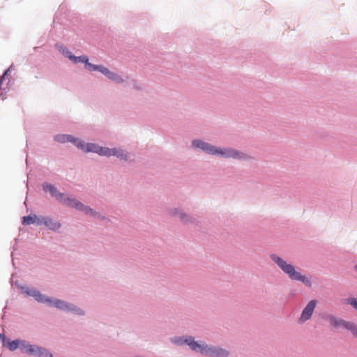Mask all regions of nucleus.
Masks as SVG:
<instances>
[{"mask_svg":"<svg viewBox=\"0 0 357 357\" xmlns=\"http://www.w3.org/2000/svg\"><path fill=\"white\" fill-rule=\"evenodd\" d=\"M344 328L350 331L354 336L357 337V325L355 323L346 321Z\"/></svg>","mask_w":357,"mask_h":357,"instance_id":"obj_12","label":"nucleus"},{"mask_svg":"<svg viewBox=\"0 0 357 357\" xmlns=\"http://www.w3.org/2000/svg\"><path fill=\"white\" fill-rule=\"evenodd\" d=\"M192 146L197 148H199L206 152L212 155H220L225 158H233L238 160H250L251 157L246 155L245 153L239 152L236 150L231 149H221L216 146H213L208 143L202 142L200 140L192 141Z\"/></svg>","mask_w":357,"mask_h":357,"instance_id":"obj_3","label":"nucleus"},{"mask_svg":"<svg viewBox=\"0 0 357 357\" xmlns=\"http://www.w3.org/2000/svg\"><path fill=\"white\" fill-rule=\"evenodd\" d=\"M37 224L38 225H41V217H38L35 214H31L28 216L23 217L22 224L23 225H31V224Z\"/></svg>","mask_w":357,"mask_h":357,"instance_id":"obj_9","label":"nucleus"},{"mask_svg":"<svg viewBox=\"0 0 357 357\" xmlns=\"http://www.w3.org/2000/svg\"><path fill=\"white\" fill-rule=\"evenodd\" d=\"M41 225H45L52 230L57 229L61 227L59 222L54 221L47 217H41Z\"/></svg>","mask_w":357,"mask_h":357,"instance_id":"obj_10","label":"nucleus"},{"mask_svg":"<svg viewBox=\"0 0 357 357\" xmlns=\"http://www.w3.org/2000/svg\"><path fill=\"white\" fill-rule=\"evenodd\" d=\"M58 50L66 57H68L70 60L71 59L70 56H72L73 54L70 51L68 50V49L63 45H59L57 46Z\"/></svg>","mask_w":357,"mask_h":357,"instance_id":"obj_14","label":"nucleus"},{"mask_svg":"<svg viewBox=\"0 0 357 357\" xmlns=\"http://www.w3.org/2000/svg\"><path fill=\"white\" fill-rule=\"evenodd\" d=\"M355 269L357 271V265L355 266Z\"/></svg>","mask_w":357,"mask_h":357,"instance_id":"obj_21","label":"nucleus"},{"mask_svg":"<svg viewBox=\"0 0 357 357\" xmlns=\"http://www.w3.org/2000/svg\"><path fill=\"white\" fill-rule=\"evenodd\" d=\"M98 70L101 72L102 74L106 75L107 77L111 73V71L108 68H107L106 67H105L103 66H99Z\"/></svg>","mask_w":357,"mask_h":357,"instance_id":"obj_17","label":"nucleus"},{"mask_svg":"<svg viewBox=\"0 0 357 357\" xmlns=\"http://www.w3.org/2000/svg\"><path fill=\"white\" fill-rule=\"evenodd\" d=\"M180 215H181V218L182 220H184V218H185V215H184V214H183V213H181Z\"/></svg>","mask_w":357,"mask_h":357,"instance_id":"obj_20","label":"nucleus"},{"mask_svg":"<svg viewBox=\"0 0 357 357\" xmlns=\"http://www.w3.org/2000/svg\"><path fill=\"white\" fill-rule=\"evenodd\" d=\"M55 140L61 142H72L73 143L77 148L83 150L86 152H94L97 153L100 155L105 156H111L115 155L118 158L121 160H127V155L121 150H118L116 149H109L107 147H102L96 144H84L83 142L79 140V139L75 138L74 137L68 135H58L54 137Z\"/></svg>","mask_w":357,"mask_h":357,"instance_id":"obj_1","label":"nucleus"},{"mask_svg":"<svg viewBox=\"0 0 357 357\" xmlns=\"http://www.w3.org/2000/svg\"><path fill=\"white\" fill-rule=\"evenodd\" d=\"M70 57H71L70 60L75 63H84L86 64V63H87V61L89 59L87 58V56H75L73 55Z\"/></svg>","mask_w":357,"mask_h":357,"instance_id":"obj_13","label":"nucleus"},{"mask_svg":"<svg viewBox=\"0 0 357 357\" xmlns=\"http://www.w3.org/2000/svg\"><path fill=\"white\" fill-rule=\"evenodd\" d=\"M43 188L45 192H49L52 196L55 197L58 201L63 202L67 206H72L77 210H80L84 213L91 216L95 217L97 215V213L94 212L93 209L89 206H84L81 202L77 201L76 199L70 197L64 199L63 194L59 192L54 185L48 183H44Z\"/></svg>","mask_w":357,"mask_h":357,"instance_id":"obj_4","label":"nucleus"},{"mask_svg":"<svg viewBox=\"0 0 357 357\" xmlns=\"http://www.w3.org/2000/svg\"><path fill=\"white\" fill-rule=\"evenodd\" d=\"M5 335L3 334H0V339L4 340Z\"/></svg>","mask_w":357,"mask_h":357,"instance_id":"obj_19","label":"nucleus"},{"mask_svg":"<svg viewBox=\"0 0 357 357\" xmlns=\"http://www.w3.org/2000/svg\"><path fill=\"white\" fill-rule=\"evenodd\" d=\"M26 294L29 296L34 297L38 302L47 303L50 305L54 306L63 310L73 311L79 314H82V310L77 308L73 304L65 303L64 301L61 300L52 301L51 299H48L36 289H29L26 291Z\"/></svg>","mask_w":357,"mask_h":357,"instance_id":"obj_6","label":"nucleus"},{"mask_svg":"<svg viewBox=\"0 0 357 357\" xmlns=\"http://www.w3.org/2000/svg\"><path fill=\"white\" fill-rule=\"evenodd\" d=\"M86 68L88 69L89 71H95L98 70V65H94L89 62V60L87 61V63L85 64Z\"/></svg>","mask_w":357,"mask_h":357,"instance_id":"obj_16","label":"nucleus"},{"mask_svg":"<svg viewBox=\"0 0 357 357\" xmlns=\"http://www.w3.org/2000/svg\"><path fill=\"white\" fill-rule=\"evenodd\" d=\"M328 320L329 323L331 324V325L335 328L340 327V326L344 327L345 322H346L345 320L338 319L333 315L328 316Z\"/></svg>","mask_w":357,"mask_h":357,"instance_id":"obj_11","label":"nucleus"},{"mask_svg":"<svg viewBox=\"0 0 357 357\" xmlns=\"http://www.w3.org/2000/svg\"><path fill=\"white\" fill-rule=\"evenodd\" d=\"M349 303L357 310V301L355 298L350 299Z\"/></svg>","mask_w":357,"mask_h":357,"instance_id":"obj_18","label":"nucleus"},{"mask_svg":"<svg viewBox=\"0 0 357 357\" xmlns=\"http://www.w3.org/2000/svg\"><path fill=\"white\" fill-rule=\"evenodd\" d=\"M108 78L113 81H115L117 83L123 82V79L121 76L113 72L110 73V74L108 76Z\"/></svg>","mask_w":357,"mask_h":357,"instance_id":"obj_15","label":"nucleus"},{"mask_svg":"<svg viewBox=\"0 0 357 357\" xmlns=\"http://www.w3.org/2000/svg\"><path fill=\"white\" fill-rule=\"evenodd\" d=\"M8 347L10 351H15L20 347L23 352L30 355H34L39 357H52L45 349L34 345L27 344L24 341L13 340L8 342Z\"/></svg>","mask_w":357,"mask_h":357,"instance_id":"obj_7","label":"nucleus"},{"mask_svg":"<svg viewBox=\"0 0 357 357\" xmlns=\"http://www.w3.org/2000/svg\"><path fill=\"white\" fill-rule=\"evenodd\" d=\"M317 305L316 300H311L304 307L300 317L298 319V322L300 324L305 323L309 320L313 314L314 310Z\"/></svg>","mask_w":357,"mask_h":357,"instance_id":"obj_8","label":"nucleus"},{"mask_svg":"<svg viewBox=\"0 0 357 357\" xmlns=\"http://www.w3.org/2000/svg\"><path fill=\"white\" fill-rule=\"evenodd\" d=\"M271 259L273 261L282 271L288 275L291 280L301 281L307 287H311V280L304 275L296 270L294 266L287 263L284 259L275 254L271 255Z\"/></svg>","mask_w":357,"mask_h":357,"instance_id":"obj_5","label":"nucleus"},{"mask_svg":"<svg viewBox=\"0 0 357 357\" xmlns=\"http://www.w3.org/2000/svg\"><path fill=\"white\" fill-rule=\"evenodd\" d=\"M173 342L178 344L186 343L192 350L200 352L202 354L210 357H226L229 355V352L222 348L209 346L206 344H199L194 341L193 338L191 337L185 340L175 338Z\"/></svg>","mask_w":357,"mask_h":357,"instance_id":"obj_2","label":"nucleus"}]
</instances>
